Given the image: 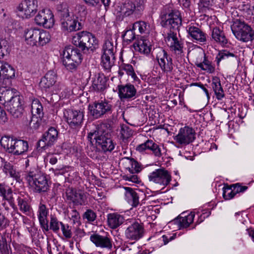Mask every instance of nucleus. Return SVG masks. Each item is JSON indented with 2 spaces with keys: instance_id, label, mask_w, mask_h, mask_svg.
<instances>
[{
  "instance_id": "61",
  "label": "nucleus",
  "mask_w": 254,
  "mask_h": 254,
  "mask_svg": "<svg viewBox=\"0 0 254 254\" xmlns=\"http://www.w3.org/2000/svg\"><path fill=\"white\" fill-rule=\"evenodd\" d=\"M50 170H52L53 172L54 173L55 175L58 176L59 175H65L66 172L64 168L61 169H54L52 168Z\"/></svg>"
},
{
  "instance_id": "42",
  "label": "nucleus",
  "mask_w": 254,
  "mask_h": 254,
  "mask_svg": "<svg viewBox=\"0 0 254 254\" xmlns=\"http://www.w3.org/2000/svg\"><path fill=\"white\" fill-rule=\"evenodd\" d=\"M133 29L138 30L140 34H147L150 31L149 25L144 21H138L133 24Z\"/></svg>"
},
{
  "instance_id": "40",
  "label": "nucleus",
  "mask_w": 254,
  "mask_h": 254,
  "mask_svg": "<svg viewBox=\"0 0 254 254\" xmlns=\"http://www.w3.org/2000/svg\"><path fill=\"white\" fill-rule=\"evenodd\" d=\"M102 65L106 70H110L114 64V55L103 54L102 56Z\"/></svg>"
},
{
  "instance_id": "46",
  "label": "nucleus",
  "mask_w": 254,
  "mask_h": 254,
  "mask_svg": "<svg viewBox=\"0 0 254 254\" xmlns=\"http://www.w3.org/2000/svg\"><path fill=\"white\" fill-rule=\"evenodd\" d=\"M39 38L37 41L40 46H44L48 43L51 38V36L49 32L44 30H40V33L39 34Z\"/></svg>"
},
{
  "instance_id": "31",
  "label": "nucleus",
  "mask_w": 254,
  "mask_h": 254,
  "mask_svg": "<svg viewBox=\"0 0 254 254\" xmlns=\"http://www.w3.org/2000/svg\"><path fill=\"white\" fill-rule=\"evenodd\" d=\"M107 79L103 73H98L95 75L93 80V89L97 91H103L107 87Z\"/></svg>"
},
{
  "instance_id": "13",
  "label": "nucleus",
  "mask_w": 254,
  "mask_h": 254,
  "mask_svg": "<svg viewBox=\"0 0 254 254\" xmlns=\"http://www.w3.org/2000/svg\"><path fill=\"white\" fill-rule=\"evenodd\" d=\"M57 74L56 72L50 70L42 77L40 82V86L45 90L53 87V92L58 94L64 87L60 82H57Z\"/></svg>"
},
{
  "instance_id": "10",
  "label": "nucleus",
  "mask_w": 254,
  "mask_h": 254,
  "mask_svg": "<svg viewBox=\"0 0 254 254\" xmlns=\"http://www.w3.org/2000/svg\"><path fill=\"white\" fill-rule=\"evenodd\" d=\"M231 28L236 38L241 41L247 42L252 41L254 38V31L251 26L244 21L236 20Z\"/></svg>"
},
{
  "instance_id": "8",
  "label": "nucleus",
  "mask_w": 254,
  "mask_h": 254,
  "mask_svg": "<svg viewBox=\"0 0 254 254\" xmlns=\"http://www.w3.org/2000/svg\"><path fill=\"white\" fill-rule=\"evenodd\" d=\"M63 64L70 71L75 70L81 63L82 55L77 48L72 46L65 47L63 51Z\"/></svg>"
},
{
  "instance_id": "62",
  "label": "nucleus",
  "mask_w": 254,
  "mask_h": 254,
  "mask_svg": "<svg viewBox=\"0 0 254 254\" xmlns=\"http://www.w3.org/2000/svg\"><path fill=\"white\" fill-rule=\"evenodd\" d=\"M126 180L134 183H137L139 182L137 176L133 174H131L129 176L127 175Z\"/></svg>"
},
{
  "instance_id": "38",
  "label": "nucleus",
  "mask_w": 254,
  "mask_h": 254,
  "mask_svg": "<svg viewBox=\"0 0 254 254\" xmlns=\"http://www.w3.org/2000/svg\"><path fill=\"white\" fill-rule=\"evenodd\" d=\"M197 67L201 68L203 70L206 71L209 73H213L215 71V65L212 64V62L209 61L205 55L204 54L203 60L202 62L195 63Z\"/></svg>"
},
{
  "instance_id": "9",
  "label": "nucleus",
  "mask_w": 254,
  "mask_h": 254,
  "mask_svg": "<svg viewBox=\"0 0 254 254\" xmlns=\"http://www.w3.org/2000/svg\"><path fill=\"white\" fill-rule=\"evenodd\" d=\"M144 0H126L121 8L123 16L133 19L140 18L144 9Z\"/></svg>"
},
{
  "instance_id": "28",
  "label": "nucleus",
  "mask_w": 254,
  "mask_h": 254,
  "mask_svg": "<svg viewBox=\"0 0 254 254\" xmlns=\"http://www.w3.org/2000/svg\"><path fill=\"white\" fill-rule=\"evenodd\" d=\"M0 196L3 200H6L14 209L16 208L14 203V198L12 196L11 189L5 184L0 182Z\"/></svg>"
},
{
  "instance_id": "19",
  "label": "nucleus",
  "mask_w": 254,
  "mask_h": 254,
  "mask_svg": "<svg viewBox=\"0 0 254 254\" xmlns=\"http://www.w3.org/2000/svg\"><path fill=\"white\" fill-rule=\"evenodd\" d=\"M90 240L96 247L111 250L113 248V241L109 235H101L96 232L91 234Z\"/></svg>"
},
{
  "instance_id": "64",
  "label": "nucleus",
  "mask_w": 254,
  "mask_h": 254,
  "mask_svg": "<svg viewBox=\"0 0 254 254\" xmlns=\"http://www.w3.org/2000/svg\"><path fill=\"white\" fill-rule=\"evenodd\" d=\"M84 1L91 5L95 6L100 3V0H84Z\"/></svg>"
},
{
  "instance_id": "50",
  "label": "nucleus",
  "mask_w": 254,
  "mask_h": 254,
  "mask_svg": "<svg viewBox=\"0 0 254 254\" xmlns=\"http://www.w3.org/2000/svg\"><path fill=\"white\" fill-rule=\"evenodd\" d=\"M43 116L32 115L29 123L30 126L34 129H37L41 123V118Z\"/></svg>"
},
{
  "instance_id": "24",
  "label": "nucleus",
  "mask_w": 254,
  "mask_h": 254,
  "mask_svg": "<svg viewBox=\"0 0 254 254\" xmlns=\"http://www.w3.org/2000/svg\"><path fill=\"white\" fill-rule=\"evenodd\" d=\"M188 37L193 41L199 43H205L207 40V34L197 26L189 25L186 27Z\"/></svg>"
},
{
  "instance_id": "15",
  "label": "nucleus",
  "mask_w": 254,
  "mask_h": 254,
  "mask_svg": "<svg viewBox=\"0 0 254 254\" xmlns=\"http://www.w3.org/2000/svg\"><path fill=\"white\" fill-rule=\"evenodd\" d=\"M64 116L71 128L79 129L84 120V114L80 110H68L64 112Z\"/></svg>"
},
{
  "instance_id": "25",
  "label": "nucleus",
  "mask_w": 254,
  "mask_h": 254,
  "mask_svg": "<svg viewBox=\"0 0 254 254\" xmlns=\"http://www.w3.org/2000/svg\"><path fill=\"white\" fill-rule=\"evenodd\" d=\"M136 150L141 153L150 150L153 155L159 158L162 155L161 146L151 139H148L144 143L138 145L136 147Z\"/></svg>"
},
{
  "instance_id": "41",
  "label": "nucleus",
  "mask_w": 254,
  "mask_h": 254,
  "mask_svg": "<svg viewBox=\"0 0 254 254\" xmlns=\"http://www.w3.org/2000/svg\"><path fill=\"white\" fill-rule=\"evenodd\" d=\"M19 210L26 215L30 213L31 207L26 198L18 196L17 198Z\"/></svg>"
},
{
  "instance_id": "11",
  "label": "nucleus",
  "mask_w": 254,
  "mask_h": 254,
  "mask_svg": "<svg viewBox=\"0 0 254 254\" xmlns=\"http://www.w3.org/2000/svg\"><path fill=\"white\" fill-rule=\"evenodd\" d=\"M155 59L162 71L167 74L171 73L174 67L172 56L162 48L154 49Z\"/></svg>"
},
{
  "instance_id": "18",
  "label": "nucleus",
  "mask_w": 254,
  "mask_h": 254,
  "mask_svg": "<svg viewBox=\"0 0 254 254\" xmlns=\"http://www.w3.org/2000/svg\"><path fill=\"white\" fill-rule=\"evenodd\" d=\"M119 97L123 102L136 99L138 95L135 86L130 83L118 86Z\"/></svg>"
},
{
  "instance_id": "16",
  "label": "nucleus",
  "mask_w": 254,
  "mask_h": 254,
  "mask_svg": "<svg viewBox=\"0 0 254 254\" xmlns=\"http://www.w3.org/2000/svg\"><path fill=\"white\" fill-rule=\"evenodd\" d=\"M148 179L150 182L165 187L171 181V176L167 170L160 168L150 173L148 175Z\"/></svg>"
},
{
  "instance_id": "5",
  "label": "nucleus",
  "mask_w": 254,
  "mask_h": 254,
  "mask_svg": "<svg viewBox=\"0 0 254 254\" xmlns=\"http://www.w3.org/2000/svg\"><path fill=\"white\" fill-rule=\"evenodd\" d=\"M25 178L29 186L35 192L42 193L49 189L48 180L45 175L35 169L25 174Z\"/></svg>"
},
{
  "instance_id": "57",
  "label": "nucleus",
  "mask_w": 254,
  "mask_h": 254,
  "mask_svg": "<svg viewBox=\"0 0 254 254\" xmlns=\"http://www.w3.org/2000/svg\"><path fill=\"white\" fill-rule=\"evenodd\" d=\"M8 225V220L0 212V230L5 229Z\"/></svg>"
},
{
  "instance_id": "58",
  "label": "nucleus",
  "mask_w": 254,
  "mask_h": 254,
  "mask_svg": "<svg viewBox=\"0 0 254 254\" xmlns=\"http://www.w3.org/2000/svg\"><path fill=\"white\" fill-rule=\"evenodd\" d=\"M236 193L243 192L248 189V187L241 186L239 184H236L233 186Z\"/></svg>"
},
{
  "instance_id": "32",
  "label": "nucleus",
  "mask_w": 254,
  "mask_h": 254,
  "mask_svg": "<svg viewBox=\"0 0 254 254\" xmlns=\"http://www.w3.org/2000/svg\"><path fill=\"white\" fill-rule=\"evenodd\" d=\"M124 217L117 213L108 214L107 222L110 228L116 229L121 226L125 221Z\"/></svg>"
},
{
  "instance_id": "54",
  "label": "nucleus",
  "mask_w": 254,
  "mask_h": 254,
  "mask_svg": "<svg viewBox=\"0 0 254 254\" xmlns=\"http://www.w3.org/2000/svg\"><path fill=\"white\" fill-rule=\"evenodd\" d=\"M135 29H133L132 27L128 30H127L126 33L123 35L125 40L131 42L135 38L134 32Z\"/></svg>"
},
{
  "instance_id": "43",
  "label": "nucleus",
  "mask_w": 254,
  "mask_h": 254,
  "mask_svg": "<svg viewBox=\"0 0 254 254\" xmlns=\"http://www.w3.org/2000/svg\"><path fill=\"white\" fill-rule=\"evenodd\" d=\"M230 57L236 58V56L233 53L230 52L227 50H223L219 51L216 57V62L217 66L219 65L220 62L229 58Z\"/></svg>"
},
{
  "instance_id": "3",
  "label": "nucleus",
  "mask_w": 254,
  "mask_h": 254,
  "mask_svg": "<svg viewBox=\"0 0 254 254\" xmlns=\"http://www.w3.org/2000/svg\"><path fill=\"white\" fill-rule=\"evenodd\" d=\"M12 94L10 90L2 91L0 101L4 104L5 109L13 118H20L24 113L22 100L19 96L11 97Z\"/></svg>"
},
{
  "instance_id": "6",
  "label": "nucleus",
  "mask_w": 254,
  "mask_h": 254,
  "mask_svg": "<svg viewBox=\"0 0 254 254\" xmlns=\"http://www.w3.org/2000/svg\"><path fill=\"white\" fill-rule=\"evenodd\" d=\"M72 43L84 53L93 52L98 47L97 38L92 33L87 31L76 33L72 37Z\"/></svg>"
},
{
  "instance_id": "26",
  "label": "nucleus",
  "mask_w": 254,
  "mask_h": 254,
  "mask_svg": "<svg viewBox=\"0 0 254 254\" xmlns=\"http://www.w3.org/2000/svg\"><path fill=\"white\" fill-rule=\"evenodd\" d=\"M14 77V69L9 64L0 61V84Z\"/></svg>"
},
{
  "instance_id": "56",
  "label": "nucleus",
  "mask_w": 254,
  "mask_h": 254,
  "mask_svg": "<svg viewBox=\"0 0 254 254\" xmlns=\"http://www.w3.org/2000/svg\"><path fill=\"white\" fill-rule=\"evenodd\" d=\"M121 68L123 70H125L128 75L131 76L132 77L134 78L136 76L134 69L131 64H123Z\"/></svg>"
},
{
  "instance_id": "37",
  "label": "nucleus",
  "mask_w": 254,
  "mask_h": 254,
  "mask_svg": "<svg viewBox=\"0 0 254 254\" xmlns=\"http://www.w3.org/2000/svg\"><path fill=\"white\" fill-rule=\"evenodd\" d=\"M134 49L140 53L147 55L151 51V45L148 40L140 39L134 44Z\"/></svg>"
},
{
  "instance_id": "53",
  "label": "nucleus",
  "mask_w": 254,
  "mask_h": 254,
  "mask_svg": "<svg viewBox=\"0 0 254 254\" xmlns=\"http://www.w3.org/2000/svg\"><path fill=\"white\" fill-rule=\"evenodd\" d=\"M64 236L67 239H70L72 237V233L71 227L68 224L63 223L61 227Z\"/></svg>"
},
{
  "instance_id": "49",
  "label": "nucleus",
  "mask_w": 254,
  "mask_h": 254,
  "mask_svg": "<svg viewBox=\"0 0 254 254\" xmlns=\"http://www.w3.org/2000/svg\"><path fill=\"white\" fill-rule=\"evenodd\" d=\"M214 3V0H199V7L201 11L209 10Z\"/></svg>"
},
{
  "instance_id": "4",
  "label": "nucleus",
  "mask_w": 254,
  "mask_h": 254,
  "mask_svg": "<svg viewBox=\"0 0 254 254\" xmlns=\"http://www.w3.org/2000/svg\"><path fill=\"white\" fill-rule=\"evenodd\" d=\"M104 127V126L98 127L94 132L88 133L87 138L92 144L93 140H95L96 146L101 148L103 151L111 152L114 149L115 144L110 138V134L105 130Z\"/></svg>"
},
{
  "instance_id": "14",
  "label": "nucleus",
  "mask_w": 254,
  "mask_h": 254,
  "mask_svg": "<svg viewBox=\"0 0 254 254\" xmlns=\"http://www.w3.org/2000/svg\"><path fill=\"white\" fill-rule=\"evenodd\" d=\"M58 135L57 130L55 127H50L43 134L41 139L37 142V148L39 150H46L51 147L57 141Z\"/></svg>"
},
{
  "instance_id": "20",
  "label": "nucleus",
  "mask_w": 254,
  "mask_h": 254,
  "mask_svg": "<svg viewBox=\"0 0 254 254\" xmlns=\"http://www.w3.org/2000/svg\"><path fill=\"white\" fill-rule=\"evenodd\" d=\"M144 227L142 224L136 221H133L125 231L126 238L132 241H137L142 237Z\"/></svg>"
},
{
  "instance_id": "2",
  "label": "nucleus",
  "mask_w": 254,
  "mask_h": 254,
  "mask_svg": "<svg viewBox=\"0 0 254 254\" xmlns=\"http://www.w3.org/2000/svg\"><path fill=\"white\" fill-rule=\"evenodd\" d=\"M57 10L63 31L71 32L82 28L81 21L87 14L84 5L77 4L70 11L68 4L65 2H62L57 5Z\"/></svg>"
},
{
  "instance_id": "45",
  "label": "nucleus",
  "mask_w": 254,
  "mask_h": 254,
  "mask_svg": "<svg viewBox=\"0 0 254 254\" xmlns=\"http://www.w3.org/2000/svg\"><path fill=\"white\" fill-rule=\"evenodd\" d=\"M63 224V223L59 221L56 217L51 216L50 225H48L49 230H51L54 233H58L60 231V226L61 227Z\"/></svg>"
},
{
  "instance_id": "48",
  "label": "nucleus",
  "mask_w": 254,
  "mask_h": 254,
  "mask_svg": "<svg viewBox=\"0 0 254 254\" xmlns=\"http://www.w3.org/2000/svg\"><path fill=\"white\" fill-rule=\"evenodd\" d=\"M103 54L114 55L113 44L110 40H106L103 46Z\"/></svg>"
},
{
  "instance_id": "39",
  "label": "nucleus",
  "mask_w": 254,
  "mask_h": 254,
  "mask_svg": "<svg viewBox=\"0 0 254 254\" xmlns=\"http://www.w3.org/2000/svg\"><path fill=\"white\" fill-rule=\"evenodd\" d=\"M3 171L6 175H8L10 177L15 179L17 181L20 180V176L18 172L14 169L13 166L10 163L4 162Z\"/></svg>"
},
{
  "instance_id": "21",
  "label": "nucleus",
  "mask_w": 254,
  "mask_h": 254,
  "mask_svg": "<svg viewBox=\"0 0 254 254\" xmlns=\"http://www.w3.org/2000/svg\"><path fill=\"white\" fill-rule=\"evenodd\" d=\"M195 139V132L191 127H185L181 128L178 134L174 137V139L179 144H189Z\"/></svg>"
},
{
  "instance_id": "36",
  "label": "nucleus",
  "mask_w": 254,
  "mask_h": 254,
  "mask_svg": "<svg viewBox=\"0 0 254 254\" xmlns=\"http://www.w3.org/2000/svg\"><path fill=\"white\" fill-rule=\"evenodd\" d=\"M211 85L217 99L222 100L225 97V94L219 78L216 76L213 77Z\"/></svg>"
},
{
  "instance_id": "23",
  "label": "nucleus",
  "mask_w": 254,
  "mask_h": 254,
  "mask_svg": "<svg viewBox=\"0 0 254 254\" xmlns=\"http://www.w3.org/2000/svg\"><path fill=\"white\" fill-rule=\"evenodd\" d=\"M37 0H25L18 6L19 10L21 12L23 17L29 18L35 15L37 11Z\"/></svg>"
},
{
  "instance_id": "47",
  "label": "nucleus",
  "mask_w": 254,
  "mask_h": 254,
  "mask_svg": "<svg viewBox=\"0 0 254 254\" xmlns=\"http://www.w3.org/2000/svg\"><path fill=\"white\" fill-rule=\"evenodd\" d=\"M82 217L84 219H86L88 222L92 223L96 220L97 215L93 210L88 209L83 213Z\"/></svg>"
},
{
  "instance_id": "12",
  "label": "nucleus",
  "mask_w": 254,
  "mask_h": 254,
  "mask_svg": "<svg viewBox=\"0 0 254 254\" xmlns=\"http://www.w3.org/2000/svg\"><path fill=\"white\" fill-rule=\"evenodd\" d=\"M90 115L95 119L103 117L104 115L111 114L113 111V106L106 100L95 101L88 106Z\"/></svg>"
},
{
  "instance_id": "35",
  "label": "nucleus",
  "mask_w": 254,
  "mask_h": 254,
  "mask_svg": "<svg viewBox=\"0 0 254 254\" xmlns=\"http://www.w3.org/2000/svg\"><path fill=\"white\" fill-rule=\"evenodd\" d=\"M124 163L126 169L128 171L130 174L137 173L140 172L142 169L141 165L133 158H125Z\"/></svg>"
},
{
  "instance_id": "34",
  "label": "nucleus",
  "mask_w": 254,
  "mask_h": 254,
  "mask_svg": "<svg viewBox=\"0 0 254 254\" xmlns=\"http://www.w3.org/2000/svg\"><path fill=\"white\" fill-rule=\"evenodd\" d=\"M40 30L31 28L25 31V38L27 43L31 46L36 45L39 38Z\"/></svg>"
},
{
  "instance_id": "33",
  "label": "nucleus",
  "mask_w": 254,
  "mask_h": 254,
  "mask_svg": "<svg viewBox=\"0 0 254 254\" xmlns=\"http://www.w3.org/2000/svg\"><path fill=\"white\" fill-rule=\"evenodd\" d=\"M211 36L212 40L222 46H225L228 43V39L224 31L218 27L213 28Z\"/></svg>"
},
{
  "instance_id": "30",
  "label": "nucleus",
  "mask_w": 254,
  "mask_h": 254,
  "mask_svg": "<svg viewBox=\"0 0 254 254\" xmlns=\"http://www.w3.org/2000/svg\"><path fill=\"white\" fill-rule=\"evenodd\" d=\"M126 200L132 207H136L139 203V195L136 191L129 187H124Z\"/></svg>"
},
{
  "instance_id": "17",
  "label": "nucleus",
  "mask_w": 254,
  "mask_h": 254,
  "mask_svg": "<svg viewBox=\"0 0 254 254\" xmlns=\"http://www.w3.org/2000/svg\"><path fill=\"white\" fill-rule=\"evenodd\" d=\"M34 20L36 24L45 28L53 27L55 23L54 14L49 9H43L39 11Z\"/></svg>"
},
{
  "instance_id": "29",
  "label": "nucleus",
  "mask_w": 254,
  "mask_h": 254,
  "mask_svg": "<svg viewBox=\"0 0 254 254\" xmlns=\"http://www.w3.org/2000/svg\"><path fill=\"white\" fill-rule=\"evenodd\" d=\"M194 216V213L193 212H190L188 215H186V213L184 212L175 219L173 222L177 224L180 229L187 228L193 222Z\"/></svg>"
},
{
  "instance_id": "27",
  "label": "nucleus",
  "mask_w": 254,
  "mask_h": 254,
  "mask_svg": "<svg viewBox=\"0 0 254 254\" xmlns=\"http://www.w3.org/2000/svg\"><path fill=\"white\" fill-rule=\"evenodd\" d=\"M49 209L45 204L40 203L38 206V218L40 224L43 230L48 231V215Z\"/></svg>"
},
{
  "instance_id": "1",
  "label": "nucleus",
  "mask_w": 254,
  "mask_h": 254,
  "mask_svg": "<svg viewBox=\"0 0 254 254\" xmlns=\"http://www.w3.org/2000/svg\"><path fill=\"white\" fill-rule=\"evenodd\" d=\"M160 18L162 26L170 29L165 40L170 51L175 54L183 53V43L177 35L176 30H179L182 25V19L180 12L174 9L170 5H166L162 9Z\"/></svg>"
},
{
  "instance_id": "44",
  "label": "nucleus",
  "mask_w": 254,
  "mask_h": 254,
  "mask_svg": "<svg viewBox=\"0 0 254 254\" xmlns=\"http://www.w3.org/2000/svg\"><path fill=\"white\" fill-rule=\"evenodd\" d=\"M31 113L32 115L43 116V106L40 101L37 100H34L31 104Z\"/></svg>"
},
{
  "instance_id": "63",
  "label": "nucleus",
  "mask_w": 254,
  "mask_h": 254,
  "mask_svg": "<svg viewBox=\"0 0 254 254\" xmlns=\"http://www.w3.org/2000/svg\"><path fill=\"white\" fill-rule=\"evenodd\" d=\"M47 158L49 160V162L52 165L56 164L58 161V158L53 154L49 155Z\"/></svg>"
},
{
  "instance_id": "59",
  "label": "nucleus",
  "mask_w": 254,
  "mask_h": 254,
  "mask_svg": "<svg viewBox=\"0 0 254 254\" xmlns=\"http://www.w3.org/2000/svg\"><path fill=\"white\" fill-rule=\"evenodd\" d=\"M190 86H197V87H199L200 88H201L202 90L205 93V94H206V95L207 96V99H210V96H209V94L208 90L206 88L205 86L203 84H202L201 82L192 83L190 84Z\"/></svg>"
},
{
  "instance_id": "55",
  "label": "nucleus",
  "mask_w": 254,
  "mask_h": 254,
  "mask_svg": "<svg viewBox=\"0 0 254 254\" xmlns=\"http://www.w3.org/2000/svg\"><path fill=\"white\" fill-rule=\"evenodd\" d=\"M121 134L124 138H128L132 135V131L128 126L123 125L121 127Z\"/></svg>"
},
{
  "instance_id": "52",
  "label": "nucleus",
  "mask_w": 254,
  "mask_h": 254,
  "mask_svg": "<svg viewBox=\"0 0 254 254\" xmlns=\"http://www.w3.org/2000/svg\"><path fill=\"white\" fill-rule=\"evenodd\" d=\"M236 194L234 189H232V188H225L223 192V196L225 200H229L233 198Z\"/></svg>"
},
{
  "instance_id": "22",
  "label": "nucleus",
  "mask_w": 254,
  "mask_h": 254,
  "mask_svg": "<svg viewBox=\"0 0 254 254\" xmlns=\"http://www.w3.org/2000/svg\"><path fill=\"white\" fill-rule=\"evenodd\" d=\"M65 196L66 200L72 202L75 205H82L86 199V194L83 191L72 188L66 189Z\"/></svg>"
},
{
  "instance_id": "7",
  "label": "nucleus",
  "mask_w": 254,
  "mask_h": 254,
  "mask_svg": "<svg viewBox=\"0 0 254 254\" xmlns=\"http://www.w3.org/2000/svg\"><path fill=\"white\" fill-rule=\"evenodd\" d=\"M0 143L7 152L15 156L24 154L29 148L27 141L9 136H2Z\"/></svg>"
},
{
  "instance_id": "51",
  "label": "nucleus",
  "mask_w": 254,
  "mask_h": 254,
  "mask_svg": "<svg viewBox=\"0 0 254 254\" xmlns=\"http://www.w3.org/2000/svg\"><path fill=\"white\" fill-rule=\"evenodd\" d=\"M65 179L66 182L72 183L74 182L78 181L80 179V177L77 172L70 171L67 174V176L65 175Z\"/></svg>"
},
{
  "instance_id": "60",
  "label": "nucleus",
  "mask_w": 254,
  "mask_h": 254,
  "mask_svg": "<svg viewBox=\"0 0 254 254\" xmlns=\"http://www.w3.org/2000/svg\"><path fill=\"white\" fill-rule=\"evenodd\" d=\"M71 219L73 221V223H75L78 222L80 218V216L78 212L76 209H72L70 213Z\"/></svg>"
}]
</instances>
